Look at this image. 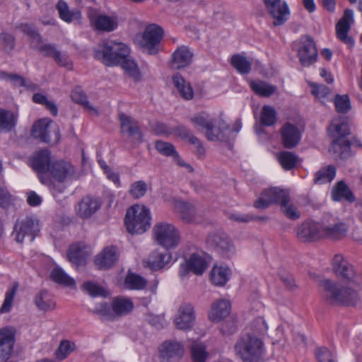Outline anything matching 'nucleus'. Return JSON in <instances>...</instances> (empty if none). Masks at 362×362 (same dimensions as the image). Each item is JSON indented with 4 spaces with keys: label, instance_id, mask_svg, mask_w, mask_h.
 Listing matches in <instances>:
<instances>
[{
    "label": "nucleus",
    "instance_id": "obj_1",
    "mask_svg": "<svg viewBox=\"0 0 362 362\" xmlns=\"http://www.w3.org/2000/svg\"><path fill=\"white\" fill-rule=\"evenodd\" d=\"M324 298L327 303L332 305H354L359 299L357 291L350 286L339 284L330 279L322 284Z\"/></svg>",
    "mask_w": 362,
    "mask_h": 362
},
{
    "label": "nucleus",
    "instance_id": "obj_2",
    "mask_svg": "<svg viewBox=\"0 0 362 362\" xmlns=\"http://www.w3.org/2000/svg\"><path fill=\"white\" fill-rule=\"evenodd\" d=\"M264 351L262 340L253 334L243 335L235 344V354L243 362H261Z\"/></svg>",
    "mask_w": 362,
    "mask_h": 362
},
{
    "label": "nucleus",
    "instance_id": "obj_3",
    "mask_svg": "<svg viewBox=\"0 0 362 362\" xmlns=\"http://www.w3.org/2000/svg\"><path fill=\"white\" fill-rule=\"evenodd\" d=\"M129 54V49L125 44L113 40L103 41L94 49L95 59L107 66L117 65Z\"/></svg>",
    "mask_w": 362,
    "mask_h": 362
},
{
    "label": "nucleus",
    "instance_id": "obj_4",
    "mask_svg": "<svg viewBox=\"0 0 362 362\" xmlns=\"http://www.w3.org/2000/svg\"><path fill=\"white\" fill-rule=\"evenodd\" d=\"M149 210L139 205H134L126 213L124 223L127 231L132 234H141L150 228Z\"/></svg>",
    "mask_w": 362,
    "mask_h": 362
},
{
    "label": "nucleus",
    "instance_id": "obj_5",
    "mask_svg": "<svg viewBox=\"0 0 362 362\" xmlns=\"http://www.w3.org/2000/svg\"><path fill=\"white\" fill-rule=\"evenodd\" d=\"M155 240L158 245L167 250L176 247L180 241L178 230L167 222L157 223L153 229Z\"/></svg>",
    "mask_w": 362,
    "mask_h": 362
},
{
    "label": "nucleus",
    "instance_id": "obj_6",
    "mask_svg": "<svg viewBox=\"0 0 362 362\" xmlns=\"http://www.w3.org/2000/svg\"><path fill=\"white\" fill-rule=\"evenodd\" d=\"M39 221L33 217L26 216L21 220H17L12 232L14 240L22 243L25 238L32 242L40 232Z\"/></svg>",
    "mask_w": 362,
    "mask_h": 362
},
{
    "label": "nucleus",
    "instance_id": "obj_7",
    "mask_svg": "<svg viewBox=\"0 0 362 362\" xmlns=\"http://www.w3.org/2000/svg\"><path fill=\"white\" fill-rule=\"evenodd\" d=\"M163 36V28L156 25H148L139 41V45L143 52L148 54H156L159 49V45Z\"/></svg>",
    "mask_w": 362,
    "mask_h": 362
},
{
    "label": "nucleus",
    "instance_id": "obj_8",
    "mask_svg": "<svg viewBox=\"0 0 362 362\" xmlns=\"http://www.w3.org/2000/svg\"><path fill=\"white\" fill-rule=\"evenodd\" d=\"M52 124V121L47 118L38 120L33 126L32 136L44 143L57 144L60 139V131L57 124L50 129Z\"/></svg>",
    "mask_w": 362,
    "mask_h": 362
},
{
    "label": "nucleus",
    "instance_id": "obj_9",
    "mask_svg": "<svg viewBox=\"0 0 362 362\" xmlns=\"http://www.w3.org/2000/svg\"><path fill=\"white\" fill-rule=\"evenodd\" d=\"M52 163L50 152L46 149L36 152L30 158L31 166L38 173L42 184L50 183L48 171Z\"/></svg>",
    "mask_w": 362,
    "mask_h": 362
},
{
    "label": "nucleus",
    "instance_id": "obj_10",
    "mask_svg": "<svg viewBox=\"0 0 362 362\" xmlns=\"http://www.w3.org/2000/svg\"><path fill=\"white\" fill-rule=\"evenodd\" d=\"M207 243L223 257H230L235 254L234 245L223 232H216L210 234L207 238Z\"/></svg>",
    "mask_w": 362,
    "mask_h": 362
},
{
    "label": "nucleus",
    "instance_id": "obj_11",
    "mask_svg": "<svg viewBox=\"0 0 362 362\" xmlns=\"http://www.w3.org/2000/svg\"><path fill=\"white\" fill-rule=\"evenodd\" d=\"M265 7L273 18V25L279 26L284 24L290 15L288 6L283 0H263Z\"/></svg>",
    "mask_w": 362,
    "mask_h": 362
},
{
    "label": "nucleus",
    "instance_id": "obj_12",
    "mask_svg": "<svg viewBox=\"0 0 362 362\" xmlns=\"http://www.w3.org/2000/svg\"><path fill=\"white\" fill-rule=\"evenodd\" d=\"M192 122L196 125L200 126L206 129V136L210 141L220 140L223 141L226 139V136L221 130V127L216 128L214 125L213 120L209 117V115L206 112H200L191 118Z\"/></svg>",
    "mask_w": 362,
    "mask_h": 362
},
{
    "label": "nucleus",
    "instance_id": "obj_13",
    "mask_svg": "<svg viewBox=\"0 0 362 362\" xmlns=\"http://www.w3.org/2000/svg\"><path fill=\"white\" fill-rule=\"evenodd\" d=\"M120 128L122 133H126L131 137L133 144L139 145L144 141L143 134L138 122L123 112L119 113Z\"/></svg>",
    "mask_w": 362,
    "mask_h": 362
},
{
    "label": "nucleus",
    "instance_id": "obj_14",
    "mask_svg": "<svg viewBox=\"0 0 362 362\" xmlns=\"http://www.w3.org/2000/svg\"><path fill=\"white\" fill-rule=\"evenodd\" d=\"M332 268L337 276L348 283H354L356 273L354 266L342 255L337 254L334 255L332 259Z\"/></svg>",
    "mask_w": 362,
    "mask_h": 362
},
{
    "label": "nucleus",
    "instance_id": "obj_15",
    "mask_svg": "<svg viewBox=\"0 0 362 362\" xmlns=\"http://www.w3.org/2000/svg\"><path fill=\"white\" fill-rule=\"evenodd\" d=\"M354 13L351 9H346L343 16L336 25L337 37L344 43L352 46L354 44L353 38L348 35L351 25L354 23Z\"/></svg>",
    "mask_w": 362,
    "mask_h": 362
},
{
    "label": "nucleus",
    "instance_id": "obj_16",
    "mask_svg": "<svg viewBox=\"0 0 362 362\" xmlns=\"http://www.w3.org/2000/svg\"><path fill=\"white\" fill-rule=\"evenodd\" d=\"M302 45L298 50L299 60L302 66H309L317 59V50L313 39L310 36L303 38Z\"/></svg>",
    "mask_w": 362,
    "mask_h": 362
},
{
    "label": "nucleus",
    "instance_id": "obj_17",
    "mask_svg": "<svg viewBox=\"0 0 362 362\" xmlns=\"http://www.w3.org/2000/svg\"><path fill=\"white\" fill-rule=\"evenodd\" d=\"M75 173L74 167L69 162L57 160L52 163L48 171L49 178H53L58 182H63L71 178Z\"/></svg>",
    "mask_w": 362,
    "mask_h": 362
},
{
    "label": "nucleus",
    "instance_id": "obj_18",
    "mask_svg": "<svg viewBox=\"0 0 362 362\" xmlns=\"http://www.w3.org/2000/svg\"><path fill=\"white\" fill-rule=\"evenodd\" d=\"M297 236L303 242H313L321 239V223L307 221L297 228Z\"/></svg>",
    "mask_w": 362,
    "mask_h": 362
},
{
    "label": "nucleus",
    "instance_id": "obj_19",
    "mask_svg": "<svg viewBox=\"0 0 362 362\" xmlns=\"http://www.w3.org/2000/svg\"><path fill=\"white\" fill-rule=\"evenodd\" d=\"M348 231L346 225L343 222L321 223V239L337 241L344 238Z\"/></svg>",
    "mask_w": 362,
    "mask_h": 362
},
{
    "label": "nucleus",
    "instance_id": "obj_20",
    "mask_svg": "<svg viewBox=\"0 0 362 362\" xmlns=\"http://www.w3.org/2000/svg\"><path fill=\"white\" fill-rule=\"evenodd\" d=\"M183 354L182 344L176 341H165L160 349V357L167 362H177L183 356Z\"/></svg>",
    "mask_w": 362,
    "mask_h": 362
},
{
    "label": "nucleus",
    "instance_id": "obj_21",
    "mask_svg": "<svg viewBox=\"0 0 362 362\" xmlns=\"http://www.w3.org/2000/svg\"><path fill=\"white\" fill-rule=\"evenodd\" d=\"M195 320L194 307L189 303L182 304L178 309V315L174 322L179 329H189L192 327Z\"/></svg>",
    "mask_w": 362,
    "mask_h": 362
},
{
    "label": "nucleus",
    "instance_id": "obj_22",
    "mask_svg": "<svg viewBox=\"0 0 362 362\" xmlns=\"http://www.w3.org/2000/svg\"><path fill=\"white\" fill-rule=\"evenodd\" d=\"M0 362H6L12 354L15 332L11 328L4 327L0 329Z\"/></svg>",
    "mask_w": 362,
    "mask_h": 362
},
{
    "label": "nucleus",
    "instance_id": "obj_23",
    "mask_svg": "<svg viewBox=\"0 0 362 362\" xmlns=\"http://www.w3.org/2000/svg\"><path fill=\"white\" fill-rule=\"evenodd\" d=\"M207 268V263L202 256L192 254L186 262L180 265V274L186 276L189 272L202 275Z\"/></svg>",
    "mask_w": 362,
    "mask_h": 362
},
{
    "label": "nucleus",
    "instance_id": "obj_24",
    "mask_svg": "<svg viewBox=\"0 0 362 362\" xmlns=\"http://www.w3.org/2000/svg\"><path fill=\"white\" fill-rule=\"evenodd\" d=\"M172 260V255L168 250H153L144 261V266L153 271H158L163 269Z\"/></svg>",
    "mask_w": 362,
    "mask_h": 362
},
{
    "label": "nucleus",
    "instance_id": "obj_25",
    "mask_svg": "<svg viewBox=\"0 0 362 362\" xmlns=\"http://www.w3.org/2000/svg\"><path fill=\"white\" fill-rule=\"evenodd\" d=\"M101 206V202L99 198L86 196L78 204L76 211L78 217L88 218L94 214Z\"/></svg>",
    "mask_w": 362,
    "mask_h": 362
},
{
    "label": "nucleus",
    "instance_id": "obj_26",
    "mask_svg": "<svg viewBox=\"0 0 362 362\" xmlns=\"http://www.w3.org/2000/svg\"><path fill=\"white\" fill-rule=\"evenodd\" d=\"M119 253L115 246L107 247L95 258V265L100 269H107L118 260Z\"/></svg>",
    "mask_w": 362,
    "mask_h": 362
},
{
    "label": "nucleus",
    "instance_id": "obj_27",
    "mask_svg": "<svg viewBox=\"0 0 362 362\" xmlns=\"http://www.w3.org/2000/svg\"><path fill=\"white\" fill-rule=\"evenodd\" d=\"M281 139L286 148H294L300 141V132L297 127L289 122L285 123L281 128Z\"/></svg>",
    "mask_w": 362,
    "mask_h": 362
},
{
    "label": "nucleus",
    "instance_id": "obj_28",
    "mask_svg": "<svg viewBox=\"0 0 362 362\" xmlns=\"http://www.w3.org/2000/svg\"><path fill=\"white\" fill-rule=\"evenodd\" d=\"M0 79L10 82L15 88L24 87L26 90L32 91L38 88V86L36 84L17 74L7 73L6 71H1Z\"/></svg>",
    "mask_w": 362,
    "mask_h": 362
},
{
    "label": "nucleus",
    "instance_id": "obj_29",
    "mask_svg": "<svg viewBox=\"0 0 362 362\" xmlns=\"http://www.w3.org/2000/svg\"><path fill=\"white\" fill-rule=\"evenodd\" d=\"M193 53L186 46L178 47L173 54L172 65L180 69L187 66L192 61Z\"/></svg>",
    "mask_w": 362,
    "mask_h": 362
},
{
    "label": "nucleus",
    "instance_id": "obj_30",
    "mask_svg": "<svg viewBox=\"0 0 362 362\" xmlns=\"http://www.w3.org/2000/svg\"><path fill=\"white\" fill-rule=\"evenodd\" d=\"M230 310L229 301L221 299L212 304L209 317L212 322H219L230 313Z\"/></svg>",
    "mask_w": 362,
    "mask_h": 362
},
{
    "label": "nucleus",
    "instance_id": "obj_31",
    "mask_svg": "<svg viewBox=\"0 0 362 362\" xmlns=\"http://www.w3.org/2000/svg\"><path fill=\"white\" fill-rule=\"evenodd\" d=\"M90 18L95 30L111 32L117 27V20L106 15L91 16Z\"/></svg>",
    "mask_w": 362,
    "mask_h": 362
},
{
    "label": "nucleus",
    "instance_id": "obj_32",
    "mask_svg": "<svg viewBox=\"0 0 362 362\" xmlns=\"http://www.w3.org/2000/svg\"><path fill=\"white\" fill-rule=\"evenodd\" d=\"M173 82L180 96L187 100H192L194 97V90L191 84L186 81L179 74L173 76Z\"/></svg>",
    "mask_w": 362,
    "mask_h": 362
},
{
    "label": "nucleus",
    "instance_id": "obj_33",
    "mask_svg": "<svg viewBox=\"0 0 362 362\" xmlns=\"http://www.w3.org/2000/svg\"><path fill=\"white\" fill-rule=\"evenodd\" d=\"M329 151L340 158H346L350 156L351 141L345 138H336L332 142Z\"/></svg>",
    "mask_w": 362,
    "mask_h": 362
},
{
    "label": "nucleus",
    "instance_id": "obj_34",
    "mask_svg": "<svg viewBox=\"0 0 362 362\" xmlns=\"http://www.w3.org/2000/svg\"><path fill=\"white\" fill-rule=\"evenodd\" d=\"M332 197L334 201H341L345 199L349 202H354L355 197L347 185L343 181H339L332 192Z\"/></svg>",
    "mask_w": 362,
    "mask_h": 362
},
{
    "label": "nucleus",
    "instance_id": "obj_35",
    "mask_svg": "<svg viewBox=\"0 0 362 362\" xmlns=\"http://www.w3.org/2000/svg\"><path fill=\"white\" fill-rule=\"evenodd\" d=\"M264 195L269 197L272 204H279L281 207L283 204L290 202L289 192L279 187H272L264 190Z\"/></svg>",
    "mask_w": 362,
    "mask_h": 362
},
{
    "label": "nucleus",
    "instance_id": "obj_36",
    "mask_svg": "<svg viewBox=\"0 0 362 362\" xmlns=\"http://www.w3.org/2000/svg\"><path fill=\"white\" fill-rule=\"evenodd\" d=\"M231 272L227 266H214L211 272V281L215 286H223L229 280Z\"/></svg>",
    "mask_w": 362,
    "mask_h": 362
},
{
    "label": "nucleus",
    "instance_id": "obj_37",
    "mask_svg": "<svg viewBox=\"0 0 362 362\" xmlns=\"http://www.w3.org/2000/svg\"><path fill=\"white\" fill-rule=\"evenodd\" d=\"M89 255L86 247H81L78 245H72L67 254L69 260L77 266L84 265Z\"/></svg>",
    "mask_w": 362,
    "mask_h": 362
},
{
    "label": "nucleus",
    "instance_id": "obj_38",
    "mask_svg": "<svg viewBox=\"0 0 362 362\" xmlns=\"http://www.w3.org/2000/svg\"><path fill=\"white\" fill-rule=\"evenodd\" d=\"M112 309L116 315L122 316L129 313L134 308L133 302L125 298H115L111 303Z\"/></svg>",
    "mask_w": 362,
    "mask_h": 362
},
{
    "label": "nucleus",
    "instance_id": "obj_39",
    "mask_svg": "<svg viewBox=\"0 0 362 362\" xmlns=\"http://www.w3.org/2000/svg\"><path fill=\"white\" fill-rule=\"evenodd\" d=\"M182 220L185 223H192L196 221V209L192 204L187 202H178L176 204Z\"/></svg>",
    "mask_w": 362,
    "mask_h": 362
},
{
    "label": "nucleus",
    "instance_id": "obj_40",
    "mask_svg": "<svg viewBox=\"0 0 362 362\" xmlns=\"http://www.w3.org/2000/svg\"><path fill=\"white\" fill-rule=\"evenodd\" d=\"M336 175V168L329 165L327 168H323L318 170L314 178V182L317 185H322L330 182Z\"/></svg>",
    "mask_w": 362,
    "mask_h": 362
},
{
    "label": "nucleus",
    "instance_id": "obj_41",
    "mask_svg": "<svg viewBox=\"0 0 362 362\" xmlns=\"http://www.w3.org/2000/svg\"><path fill=\"white\" fill-rule=\"evenodd\" d=\"M146 284L147 281L146 279L134 273H129L124 279L125 288L131 290L144 289Z\"/></svg>",
    "mask_w": 362,
    "mask_h": 362
},
{
    "label": "nucleus",
    "instance_id": "obj_42",
    "mask_svg": "<svg viewBox=\"0 0 362 362\" xmlns=\"http://www.w3.org/2000/svg\"><path fill=\"white\" fill-rule=\"evenodd\" d=\"M35 304L40 310L44 311L52 310L55 307V302L46 291H41L35 296Z\"/></svg>",
    "mask_w": 362,
    "mask_h": 362
},
{
    "label": "nucleus",
    "instance_id": "obj_43",
    "mask_svg": "<svg viewBox=\"0 0 362 362\" xmlns=\"http://www.w3.org/2000/svg\"><path fill=\"white\" fill-rule=\"evenodd\" d=\"M50 278L53 281L66 286H72L75 284L74 279L67 275L60 267H55L52 270Z\"/></svg>",
    "mask_w": 362,
    "mask_h": 362
},
{
    "label": "nucleus",
    "instance_id": "obj_44",
    "mask_svg": "<svg viewBox=\"0 0 362 362\" xmlns=\"http://www.w3.org/2000/svg\"><path fill=\"white\" fill-rule=\"evenodd\" d=\"M231 65L240 74H247L250 73L252 64L246 57L240 54H234L230 59Z\"/></svg>",
    "mask_w": 362,
    "mask_h": 362
},
{
    "label": "nucleus",
    "instance_id": "obj_45",
    "mask_svg": "<svg viewBox=\"0 0 362 362\" xmlns=\"http://www.w3.org/2000/svg\"><path fill=\"white\" fill-rule=\"evenodd\" d=\"M251 89L257 95L269 97L276 91V87L264 81H251Z\"/></svg>",
    "mask_w": 362,
    "mask_h": 362
},
{
    "label": "nucleus",
    "instance_id": "obj_46",
    "mask_svg": "<svg viewBox=\"0 0 362 362\" xmlns=\"http://www.w3.org/2000/svg\"><path fill=\"white\" fill-rule=\"evenodd\" d=\"M71 98L76 103L83 105L93 114H98V110L89 103L86 93L81 88H76L72 91Z\"/></svg>",
    "mask_w": 362,
    "mask_h": 362
},
{
    "label": "nucleus",
    "instance_id": "obj_47",
    "mask_svg": "<svg viewBox=\"0 0 362 362\" xmlns=\"http://www.w3.org/2000/svg\"><path fill=\"white\" fill-rule=\"evenodd\" d=\"M190 350L193 362H205L209 356L206 346L201 342L193 341Z\"/></svg>",
    "mask_w": 362,
    "mask_h": 362
},
{
    "label": "nucleus",
    "instance_id": "obj_48",
    "mask_svg": "<svg viewBox=\"0 0 362 362\" xmlns=\"http://www.w3.org/2000/svg\"><path fill=\"white\" fill-rule=\"evenodd\" d=\"M122 68L125 73L135 81H139L141 78V74L136 62L127 57H124L121 62Z\"/></svg>",
    "mask_w": 362,
    "mask_h": 362
},
{
    "label": "nucleus",
    "instance_id": "obj_49",
    "mask_svg": "<svg viewBox=\"0 0 362 362\" xmlns=\"http://www.w3.org/2000/svg\"><path fill=\"white\" fill-rule=\"evenodd\" d=\"M278 160L284 170H289L296 166L298 157L292 152L281 151L279 153Z\"/></svg>",
    "mask_w": 362,
    "mask_h": 362
},
{
    "label": "nucleus",
    "instance_id": "obj_50",
    "mask_svg": "<svg viewBox=\"0 0 362 362\" xmlns=\"http://www.w3.org/2000/svg\"><path fill=\"white\" fill-rule=\"evenodd\" d=\"M277 120L275 109L269 105H264L261 111L260 122L262 124L270 127L274 125Z\"/></svg>",
    "mask_w": 362,
    "mask_h": 362
},
{
    "label": "nucleus",
    "instance_id": "obj_51",
    "mask_svg": "<svg viewBox=\"0 0 362 362\" xmlns=\"http://www.w3.org/2000/svg\"><path fill=\"white\" fill-rule=\"evenodd\" d=\"M16 119L12 112L0 110V130H11L16 125Z\"/></svg>",
    "mask_w": 362,
    "mask_h": 362
},
{
    "label": "nucleus",
    "instance_id": "obj_52",
    "mask_svg": "<svg viewBox=\"0 0 362 362\" xmlns=\"http://www.w3.org/2000/svg\"><path fill=\"white\" fill-rule=\"evenodd\" d=\"M57 8L59 17L65 22L71 23L74 18L80 16L79 12H72L69 9L67 4L63 1H59L57 4Z\"/></svg>",
    "mask_w": 362,
    "mask_h": 362
},
{
    "label": "nucleus",
    "instance_id": "obj_53",
    "mask_svg": "<svg viewBox=\"0 0 362 362\" xmlns=\"http://www.w3.org/2000/svg\"><path fill=\"white\" fill-rule=\"evenodd\" d=\"M334 103L335 109L339 113L346 114L351 108L350 99L348 95H336Z\"/></svg>",
    "mask_w": 362,
    "mask_h": 362
},
{
    "label": "nucleus",
    "instance_id": "obj_54",
    "mask_svg": "<svg viewBox=\"0 0 362 362\" xmlns=\"http://www.w3.org/2000/svg\"><path fill=\"white\" fill-rule=\"evenodd\" d=\"M16 38L9 33H0V47L5 52H11L15 47Z\"/></svg>",
    "mask_w": 362,
    "mask_h": 362
},
{
    "label": "nucleus",
    "instance_id": "obj_55",
    "mask_svg": "<svg viewBox=\"0 0 362 362\" xmlns=\"http://www.w3.org/2000/svg\"><path fill=\"white\" fill-rule=\"evenodd\" d=\"M155 148L165 156H173V155H175L177 157V152L175 146L170 143L161 140L157 141L155 143Z\"/></svg>",
    "mask_w": 362,
    "mask_h": 362
},
{
    "label": "nucleus",
    "instance_id": "obj_56",
    "mask_svg": "<svg viewBox=\"0 0 362 362\" xmlns=\"http://www.w3.org/2000/svg\"><path fill=\"white\" fill-rule=\"evenodd\" d=\"M17 289H18V284H16L15 285H13V286L11 289H8L6 291L3 305L0 309V313H8L11 310V308L12 306V303H13L14 296L16 293Z\"/></svg>",
    "mask_w": 362,
    "mask_h": 362
},
{
    "label": "nucleus",
    "instance_id": "obj_57",
    "mask_svg": "<svg viewBox=\"0 0 362 362\" xmlns=\"http://www.w3.org/2000/svg\"><path fill=\"white\" fill-rule=\"evenodd\" d=\"M318 362H335L332 353L326 347H318L315 351Z\"/></svg>",
    "mask_w": 362,
    "mask_h": 362
},
{
    "label": "nucleus",
    "instance_id": "obj_58",
    "mask_svg": "<svg viewBox=\"0 0 362 362\" xmlns=\"http://www.w3.org/2000/svg\"><path fill=\"white\" fill-rule=\"evenodd\" d=\"M147 191V185L145 182L140 180L134 182L131 185L130 194L135 199L143 197Z\"/></svg>",
    "mask_w": 362,
    "mask_h": 362
},
{
    "label": "nucleus",
    "instance_id": "obj_59",
    "mask_svg": "<svg viewBox=\"0 0 362 362\" xmlns=\"http://www.w3.org/2000/svg\"><path fill=\"white\" fill-rule=\"evenodd\" d=\"M73 351L70 341L63 340L55 352L56 358L60 361L65 359Z\"/></svg>",
    "mask_w": 362,
    "mask_h": 362
},
{
    "label": "nucleus",
    "instance_id": "obj_60",
    "mask_svg": "<svg viewBox=\"0 0 362 362\" xmlns=\"http://www.w3.org/2000/svg\"><path fill=\"white\" fill-rule=\"evenodd\" d=\"M83 288L93 297L106 296L105 290L100 286L93 282L88 281L84 283Z\"/></svg>",
    "mask_w": 362,
    "mask_h": 362
},
{
    "label": "nucleus",
    "instance_id": "obj_61",
    "mask_svg": "<svg viewBox=\"0 0 362 362\" xmlns=\"http://www.w3.org/2000/svg\"><path fill=\"white\" fill-rule=\"evenodd\" d=\"M281 210L288 218L291 220H296L300 217V212L297 210V208L293 204L289 202L283 204L281 207Z\"/></svg>",
    "mask_w": 362,
    "mask_h": 362
},
{
    "label": "nucleus",
    "instance_id": "obj_62",
    "mask_svg": "<svg viewBox=\"0 0 362 362\" xmlns=\"http://www.w3.org/2000/svg\"><path fill=\"white\" fill-rule=\"evenodd\" d=\"M310 86L312 88V94L317 98H325L327 95H328L331 92V90L327 86L323 84L310 83Z\"/></svg>",
    "mask_w": 362,
    "mask_h": 362
},
{
    "label": "nucleus",
    "instance_id": "obj_63",
    "mask_svg": "<svg viewBox=\"0 0 362 362\" xmlns=\"http://www.w3.org/2000/svg\"><path fill=\"white\" fill-rule=\"evenodd\" d=\"M44 57H49L54 58L58 50L54 44H43L39 47L37 49Z\"/></svg>",
    "mask_w": 362,
    "mask_h": 362
},
{
    "label": "nucleus",
    "instance_id": "obj_64",
    "mask_svg": "<svg viewBox=\"0 0 362 362\" xmlns=\"http://www.w3.org/2000/svg\"><path fill=\"white\" fill-rule=\"evenodd\" d=\"M254 331L259 334H264L267 332L268 326L262 317H258L255 320L252 324Z\"/></svg>",
    "mask_w": 362,
    "mask_h": 362
}]
</instances>
